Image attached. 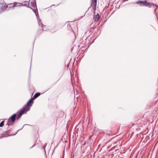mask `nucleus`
<instances>
[{"instance_id":"1","label":"nucleus","mask_w":158,"mask_h":158,"mask_svg":"<svg viewBox=\"0 0 158 158\" xmlns=\"http://www.w3.org/2000/svg\"><path fill=\"white\" fill-rule=\"evenodd\" d=\"M33 103V99L31 98L30 100H29L27 103V106L24 108L23 110L21 111L18 115L16 118V119H18L21 117L22 115L24 113L29 111L30 108L31 107Z\"/></svg>"},{"instance_id":"2","label":"nucleus","mask_w":158,"mask_h":158,"mask_svg":"<svg viewBox=\"0 0 158 158\" xmlns=\"http://www.w3.org/2000/svg\"><path fill=\"white\" fill-rule=\"evenodd\" d=\"M25 2L26 3H25L24 4H23L20 3H18V4H21V5H23V6H26L27 7H28L29 8H31L33 10V11L35 13V6H36V4L35 3V2H31V6L32 7H31V6L30 5H29V3L28 2Z\"/></svg>"},{"instance_id":"3","label":"nucleus","mask_w":158,"mask_h":158,"mask_svg":"<svg viewBox=\"0 0 158 158\" xmlns=\"http://www.w3.org/2000/svg\"><path fill=\"white\" fill-rule=\"evenodd\" d=\"M136 3L141 6H147L148 5V2L147 1H138L136 2Z\"/></svg>"},{"instance_id":"4","label":"nucleus","mask_w":158,"mask_h":158,"mask_svg":"<svg viewBox=\"0 0 158 158\" xmlns=\"http://www.w3.org/2000/svg\"><path fill=\"white\" fill-rule=\"evenodd\" d=\"M155 7H156V8L154 9V10L155 11L158 8V6L156 4L153 3H149V7H153L154 8Z\"/></svg>"},{"instance_id":"5","label":"nucleus","mask_w":158,"mask_h":158,"mask_svg":"<svg viewBox=\"0 0 158 158\" xmlns=\"http://www.w3.org/2000/svg\"><path fill=\"white\" fill-rule=\"evenodd\" d=\"M100 18V17L99 14L98 13L97 15H94V22H97Z\"/></svg>"},{"instance_id":"6","label":"nucleus","mask_w":158,"mask_h":158,"mask_svg":"<svg viewBox=\"0 0 158 158\" xmlns=\"http://www.w3.org/2000/svg\"><path fill=\"white\" fill-rule=\"evenodd\" d=\"M17 4V3H11L9 4L7 6V7H8L10 9H13L15 6H16Z\"/></svg>"},{"instance_id":"7","label":"nucleus","mask_w":158,"mask_h":158,"mask_svg":"<svg viewBox=\"0 0 158 158\" xmlns=\"http://www.w3.org/2000/svg\"><path fill=\"white\" fill-rule=\"evenodd\" d=\"M16 114H14L9 119H10V121H11L12 122H14L16 119Z\"/></svg>"},{"instance_id":"8","label":"nucleus","mask_w":158,"mask_h":158,"mask_svg":"<svg viewBox=\"0 0 158 158\" xmlns=\"http://www.w3.org/2000/svg\"><path fill=\"white\" fill-rule=\"evenodd\" d=\"M97 0H94V1H92V4H94V10H95L96 9V7L97 6Z\"/></svg>"},{"instance_id":"9","label":"nucleus","mask_w":158,"mask_h":158,"mask_svg":"<svg viewBox=\"0 0 158 158\" xmlns=\"http://www.w3.org/2000/svg\"><path fill=\"white\" fill-rule=\"evenodd\" d=\"M10 119H9L8 121V122H7V123L6 125H8V126H9L10 125H12V122L11 121Z\"/></svg>"},{"instance_id":"10","label":"nucleus","mask_w":158,"mask_h":158,"mask_svg":"<svg viewBox=\"0 0 158 158\" xmlns=\"http://www.w3.org/2000/svg\"><path fill=\"white\" fill-rule=\"evenodd\" d=\"M40 95V93H37L34 95L33 98H36L39 96Z\"/></svg>"},{"instance_id":"11","label":"nucleus","mask_w":158,"mask_h":158,"mask_svg":"<svg viewBox=\"0 0 158 158\" xmlns=\"http://www.w3.org/2000/svg\"><path fill=\"white\" fill-rule=\"evenodd\" d=\"M4 124V121H3L0 123V127H2Z\"/></svg>"},{"instance_id":"12","label":"nucleus","mask_w":158,"mask_h":158,"mask_svg":"<svg viewBox=\"0 0 158 158\" xmlns=\"http://www.w3.org/2000/svg\"><path fill=\"white\" fill-rule=\"evenodd\" d=\"M38 23H39V25L40 26V23H41V27H43V25L41 23V21L40 20H39V21H38Z\"/></svg>"}]
</instances>
